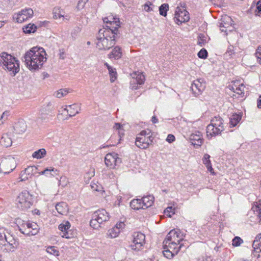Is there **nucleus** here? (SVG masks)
<instances>
[{
  "instance_id": "obj_1",
  "label": "nucleus",
  "mask_w": 261,
  "mask_h": 261,
  "mask_svg": "<svg viewBox=\"0 0 261 261\" xmlns=\"http://www.w3.org/2000/svg\"><path fill=\"white\" fill-rule=\"evenodd\" d=\"M46 60L45 50L42 47L35 46L25 53L22 61L30 70L34 72L41 69Z\"/></svg>"
},
{
  "instance_id": "obj_2",
  "label": "nucleus",
  "mask_w": 261,
  "mask_h": 261,
  "mask_svg": "<svg viewBox=\"0 0 261 261\" xmlns=\"http://www.w3.org/2000/svg\"><path fill=\"white\" fill-rule=\"evenodd\" d=\"M106 27L107 28L99 30L96 37V47L99 50L109 49L115 44L118 28L115 27V29H113L108 25Z\"/></svg>"
},
{
  "instance_id": "obj_3",
  "label": "nucleus",
  "mask_w": 261,
  "mask_h": 261,
  "mask_svg": "<svg viewBox=\"0 0 261 261\" xmlns=\"http://www.w3.org/2000/svg\"><path fill=\"white\" fill-rule=\"evenodd\" d=\"M0 66L14 75L19 71V61L11 55L5 52L0 54Z\"/></svg>"
},
{
  "instance_id": "obj_4",
  "label": "nucleus",
  "mask_w": 261,
  "mask_h": 261,
  "mask_svg": "<svg viewBox=\"0 0 261 261\" xmlns=\"http://www.w3.org/2000/svg\"><path fill=\"white\" fill-rule=\"evenodd\" d=\"M33 196L27 190L20 192L16 199L17 207L22 211L30 208L33 204Z\"/></svg>"
},
{
  "instance_id": "obj_5",
  "label": "nucleus",
  "mask_w": 261,
  "mask_h": 261,
  "mask_svg": "<svg viewBox=\"0 0 261 261\" xmlns=\"http://www.w3.org/2000/svg\"><path fill=\"white\" fill-rule=\"evenodd\" d=\"M19 230L23 234L34 236L38 232V225L35 222L17 220Z\"/></svg>"
},
{
  "instance_id": "obj_6",
  "label": "nucleus",
  "mask_w": 261,
  "mask_h": 261,
  "mask_svg": "<svg viewBox=\"0 0 261 261\" xmlns=\"http://www.w3.org/2000/svg\"><path fill=\"white\" fill-rule=\"evenodd\" d=\"M109 219V216L107 211L104 209L99 210L93 214L90 224L94 229H98L100 224L108 221Z\"/></svg>"
},
{
  "instance_id": "obj_7",
  "label": "nucleus",
  "mask_w": 261,
  "mask_h": 261,
  "mask_svg": "<svg viewBox=\"0 0 261 261\" xmlns=\"http://www.w3.org/2000/svg\"><path fill=\"white\" fill-rule=\"evenodd\" d=\"M19 245L18 239L8 232L4 244L0 247V250L4 253L13 252L18 247Z\"/></svg>"
},
{
  "instance_id": "obj_8",
  "label": "nucleus",
  "mask_w": 261,
  "mask_h": 261,
  "mask_svg": "<svg viewBox=\"0 0 261 261\" xmlns=\"http://www.w3.org/2000/svg\"><path fill=\"white\" fill-rule=\"evenodd\" d=\"M151 138L150 132L147 133L146 130H142L138 135L135 144L140 148L146 149L152 142Z\"/></svg>"
},
{
  "instance_id": "obj_9",
  "label": "nucleus",
  "mask_w": 261,
  "mask_h": 261,
  "mask_svg": "<svg viewBox=\"0 0 261 261\" xmlns=\"http://www.w3.org/2000/svg\"><path fill=\"white\" fill-rule=\"evenodd\" d=\"M145 236L141 232H136L132 235V240L129 247L135 251L140 250L145 243Z\"/></svg>"
},
{
  "instance_id": "obj_10",
  "label": "nucleus",
  "mask_w": 261,
  "mask_h": 261,
  "mask_svg": "<svg viewBox=\"0 0 261 261\" xmlns=\"http://www.w3.org/2000/svg\"><path fill=\"white\" fill-rule=\"evenodd\" d=\"M16 167V162L14 158L8 156L2 159L0 163L1 171L5 174L9 173Z\"/></svg>"
},
{
  "instance_id": "obj_11",
  "label": "nucleus",
  "mask_w": 261,
  "mask_h": 261,
  "mask_svg": "<svg viewBox=\"0 0 261 261\" xmlns=\"http://www.w3.org/2000/svg\"><path fill=\"white\" fill-rule=\"evenodd\" d=\"M34 14L33 10L31 8H25L18 13L13 15V19H15L17 22L22 23L24 21L31 18Z\"/></svg>"
},
{
  "instance_id": "obj_12",
  "label": "nucleus",
  "mask_w": 261,
  "mask_h": 261,
  "mask_svg": "<svg viewBox=\"0 0 261 261\" xmlns=\"http://www.w3.org/2000/svg\"><path fill=\"white\" fill-rule=\"evenodd\" d=\"M184 241L185 242L183 235L179 230L175 229L171 230L164 241L166 244L168 242L182 243Z\"/></svg>"
},
{
  "instance_id": "obj_13",
  "label": "nucleus",
  "mask_w": 261,
  "mask_h": 261,
  "mask_svg": "<svg viewBox=\"0 0 261 261\" xmlns=\"http://www.w3.org/2000/svg\"><path fill=\"white\" fill-rule=\"evenodd\" d=\"M174 21L178 24L187 22L190 19L188 12L185 9L177 7L175 12Z\"/></svg>"
},
{
  "instance_id": "obj_14",
  "label": "nucleus",
  "mask_w": 261,
  "mask_h": 261,
  "mask_svg": "<svg viewBox=\"0 0 261 261\" xmlns=\"http://www.w3.org/2000/svg\"><path fill=\"white\" fill-rule=\"evenodd\" d=\"M106 165L110 168H115L121 163V159L115 152L108 153L105 159Z\"/></svg>"
},
{
  "instance_id": "obj_15",
  "label": "nucleus",
  "mask_w": 261,
  "mask_h": 261,
  "mask_svg": "<svg viewBox=\"0 0 261 261\" xmlns=\"http://www.w3.org/2000/svg\"><path fill=\"white\" fill-rule=\"evenodd\" d=\"M202 79L195 80L191 85V89L195 96H198L204 90L205 84Z\"/></svg>"
},
{
  "instance_id": "obj_16",
  "label": "nucleus",
  "mask_w": 261,
  "mask_h": 261,
  "mask_svg": "<svg viewBox=\"0 0 261 261\" xmlns=\"http://www.w3.org/2000/svg\"><path fill=\"white\" fill-rule=\"evenodd\" d=\"M223 121L220 117H215L211 120V124L207 125V129L210 132L214 133L212 130L214 129V127H218L219 130H223Z\"/></svg>"
},
{
  "instance_id": "obj_17",
  "label": "nucleus",
  "mask_w": 261,
  "mask_h": 261,
  "mask_svg": "<svg viewBox=\"0 0 261 261\" xmlns=\"http://www.w3.org/2000/svg\"><path fill=\"white\" fill-rule=\"evenodd\" d=\"M229 88L233 93V96H236L238 95V97H243L244 96V91L245 86L243 84H234L232 86H229Z\"/></svg>"
},
{
  "instance_id": "obj_18",
  "label": "nucleus",
  "mask_w": 261,
  "mask_h": 261,
  "mask_svg": "<svg viewBox=\"0 0 261 261\" xmlns=\"http://www.w3.org/2000/svg\"><path fill=\"white\" fill-rule=\"evenodd\" d=\"M191 143L195 147H200L203 143V140L202 139V134L199 132H196L195 133H193L190 137Z\"/></svg>"
},
{
  "instance_id": "obj_19",
  "label": "nucleus",
  "mask_w": 261,
  "mask_h": 261,
  "mask_svg": "<svg viewBox=\"0 0 261 261\" xmlns=\"http://www.w3.org/2000/svg\"><path fill=\"white\" fill-rule=\"evenodd\" d=\"M163 248H168L175 252V254H177L179 251L185 246L184 243H173L168 242L167 244L165 242H163Z\"/></svg>"
},
{
  "instance_id": "obj_20",
  "label": "nucleus",
  "mask_w": 261,
  "mask_h": 261,
  "mask_svg": "<svg viewBox=\"0 0 261 261\" xmlns=\"http://www.w3.org/2000/svg\"><path fill=\"white\" fill-rule=\"evenodd\" d=\"M53 108L52 103L50 102L43 105L39 111L40 119H45L47 115L53 110Z\"/></svg>"
},
{
  "instance_id": "obj_21",
  "label": "nucleus",
  "mask_w": 261,
  "mask_h": 261,
  "mask_svg": "<svg viewBox=\"0 0 261 261\" xmlns=\"http://www.w3.org/2000/svg\"><path fill=\"white\" fill-rule=\"evenodd\" d=\"M70 227V224L68 221H64L59 225V229L62 232L61 233L63 238L69 239L71 237L69 234L68 230Z\"/></svg>"
},
{
  "instance_id": "obj_22",
  "label": "nucleus",
  "mask_w": 261,
  "mask_h": 261,
  "mask_svg": "<svg viewBox=\"0 0 261 261\" xmlns=\"http://www.w3.org/2000/svg\"><path fill=\"white\" fill-rule=\"evenodd\" d=\"M13 128L15 133L21 134L25 132L26 130L27 124L23 120H19L15 123Z\"/></svg>"
},
{
  "instance_id": "obj_23",
  "label": "nucleus",
  "mask_w": 261,
  "mask_h": 261,
  "mask_svg": "<svg viewBox=\"0 0 261 261\" xmlns=\"http://www.w3.org/2000/svg\"><path fill=\"white\" fill-rule=\"evenodd\" d=\"M133 80L132 83L137 84L139 85L143 84L145 81V76L142 73L135 72L132 75Z\"/></svg>"
},
{
  "instance_id": "obj_24",
  "label": "nucleus",
  "mask_w": 261,
  "mask_h": 261,
  "mask_svg": "<svg viewBox=\"0 0 261 261\" xmlns=\"http://www.w3.org/2000/svg\"><path fill=\"white\" fill-rule=\"evenodd\" d=\"M68 109L65 108L64 110L69 113V117L74 116L80 113V107L76 103L68 106Z\"/></svg>"
},
{
  "instance_id": "obj_25",
  "label": "nucleus",
  "mask_w": 261,
  "mask_h": 261,
  "mask_svg": "<svg viewBox=\"0 0 261 261\" xmlns=\"http://www.w3.org/2000/svg\"><path fill=\"white\" fill-rule=\"evenodd\" d=\"M254 216H251L255 218L254 222L261 223V205H255L252 207Z\"/></svg>"
},
{
  "instance_id": "obj_26",
  "label": "nucleus",
  "mask_w": 261,
  "mask_h": 261,
  "mask_svg": "<svg viewBox=\"0 0 261 261\" xmlns=\"http://www.w3.org/2000/svg\"><path fill=\"white\" fill-rule=\"evenodd\" d=\"M56 209L59 214L64 215L67 214L68 208L67 204L64 202L56 204Z\"/></svg>"
},
{
  "instance_id": "obj_27",
  "label": "nucleus",
  "mask_w": 261,
  "mask_h": 261,
  "mask_svg": "<svg viewBox=\"0 0 261 261\" xmlns=\"http://www.w3.org/2000/svg\"><path fill=\"white\" fill-rule=\"evenodd\" d=\"M58 170L54 168L49 167L45 168L43 171L40 172L39 173L40 175H45L46 176H55L58 174Z\"/></svg>"
},
{
  "instance_id": "obj_28",
  "label": "nucleus",
  "mask_w": 261,
  "mask_h": 261,
  "mask_svg": "<svg viewBox=\"0 0 261 261\" xmlns=\"http://www.w3.org/2000/svg\"><path fill=\"white\" fill-rule=\"evenodd\" d=\"M141 200L143 204L142 205L145 209L152 205L154 202V197L152 195H149L143 197Z\"/></svg>"
},
{
  "instance_id": "obj_29",
  "label": "nucleus",
  "mask_w": 261,
  "mask_h": 261,
  "mask_svg": "<svg viewBox=\"0 0 261 261\" xmlns=\"http://www.w3.org/2000/svg\"><path fill=\"white\" fill-rule=\"evenodd\" d=\"M122 53L121 48L119 46L115 47L111 53L109 55V58L114 59L115 60L119 59L122 57Z\"/></svg>"
},
{
  "instance_id": "obj_30",
  "label": "nucleus",
  "mask_w": 261,
  "mask_h": 261,
  "mask_svg": "<svg viewBox=\"0 0 261 261\" xmlns=\"http://www.w3.org/2000/svg\"><path fill=\"white\" fill-rule=\"evenodd\" d=\"M0 144L4 147H8L12 145V141L8 135L5 134L2 137L0 140Z\"/></svg>"
},
{
  "instance_id": "obj_31",
  "label": "nucleus",
  "mask_w": 261,
  "mask_h": 261,
  "mask_svg": "<svg viewBox=\"0 0 261 261\" xmlns=\"http://www.w3.org/2000/svg\"><path fill=\"white\" fill-rule=\"evenodd\" d=\"M142 204L141 199H133L130 202V206L135 210L145 209Z\"/></svg>"
},
{
  "instance_id": "obj_32",
  "label": "nucleus",
  "mask_w": 261,
  "mask_h": 261,
  "mask_svg": "<svg viewBox=\"0 0 261 261\" xmlns=\"http://www.w3.org/2000/svg\"><path fill=\"white\" fill-rule=\"evenodd\" d=\"M47 152L44 148L39 149L33 152L32 156L34 159H41L46 155Z\"/></svg>"
},
{
  "instance_id": "obj_33",
  "label": "nucleus",
  "mask_w": 261,
  "mask_h": 261,
  "mask_svg": "<svg viewBox=\"0 0 261 261\" xmlns=\"http://www.w3.org/2000/svg\"><path fill=\"white\" fill-rule=\"evenodd\" d=\"M232 19L228 16H225L222 18L221 22L220 23V28H224L227 29L230 27V24L232 23Z\"/></svg>"
},
{
  "instance_id": "obj_34",
  "label": "nucleus",
  "mask_w": 261,
  "mask_h": 261,
  "mask_svg": "<svg viewBox=\"0 0 261 261\" xmlns=\"http://www.w3.org/2000/svg\"><path fill=\"white\" fill-rule=\"evenodd\" d=\"M120 230L117 228L113 227L108 231L107 235L108 237L113 239L117 237L120 232Z\"/></svg>"
},
{
  "instance_id": "obj_35",
  "label": "nucleus",
  "mask_w": 261,
  "mask_h": 261,
  "mask_svg": "<svg viewBox=\"0 0 261 261\" xmlns=\"http://www.w3.org/2000/svg\"><path fill=\"white\" fill-rule=\"evenodd\" d=\"M241 119V116L238 114H233L230 118V125L234 127L239 123Z\"/></svg>"
},
{
  "instance_id": "obj_36",
  "label": "nucleus",
  "mask_w": 261,
  "mask_h": 261,
  "mask_svg": "<svg viewBox=\"0 0 261 261\" xmlns=\"http://www.w3.org/2000/svg\"><path fill=\"white\" fill-rule=\"evenodd\" d=\"M36 29V26H35L34 24L30 23L28 25L24 26L23 28V30L25 33L29 34L31 33L35 32Z\"/></svg>"
},
{
  "instance_id": "obj_37",
  "label": "nucleus",
  "mask_w": 261,
  "mask_h": 261,
  "mask_svg": "<svg viewBox=\"0 0 261 261\" xmlns=\"http://www.w3.org/2000/svg\"><path fill=\"white\" fill-rule=\"evenodd\" d=\"M69 93V90L67 89H61L58 90L56 93L55 95L57 97L59 98H62L65 96H66Z\"/></svg>"
},
{
  "instance_id": "obj_38",
  "label": "nucleus",
  "mask_w": 261,
  "mask_h": 261,
  "mask_svg": "<svg viewBox=\"0 0 261 261\" xmlns=\"http://www.w3.org/2000/svg\"><path fill=\"white\" fill-rule=\"evenodd\" d=\"M261 242V233L257 234L252 244V247L254 251H258V246H259Z\"/></svg>"
},
{
  "instance_id": "obj_39",
  "label": "nucleus",
  "mask_w": 261,
  "mask_h": 261,
  "mask_svg": "<svg viewBox=\"0 0 261 261\" xmlns=\"http://www.w3.org/2000/svg\"><path fill=\"white\" fill-rule=\"evenodd\" d=\"M163 253L164 256L168 259L172 258L176 255L174 251L168 248L164 249Z\"/></svg>"
},
{
  "instance_id": "obj_40",
  "label": "nucleus",
  "mask_w": 261,
  "mask_h": 261,
  "mask_svg": "<svg viewBox=\"0 0 261 261\" xmlns=\"http://www.w3.org/2000/svg\"><path fill=\"white\" fill-rule=\"evenodd\" d=\"M218 127H214V129L212 130V132H214V133L210 132L209 130L207 129V127H206V135L207 137L209 138H212L213 136H215L216 135H218L219 134H220L221 133L223 130H218Z\"/></svg>"
},
{
  "instance_id": "obj_41",
  "label": "nucleus",
  "mask_w": 261,
  "mask_h": 261,
  "mask_svg": "<svg viewBox=\"0 0 261 261\" xmlns=\"http://www.w3.org/2000/svg\"><path fill=\"white\" fill-rule=\"evenodd\" d=\"M37 168L35 166H29L25 168L24 171V173L28 175H32L36 172Z\"/></svg>"
},
{
  "instance_id": "obj_42",
  "label": "nucleus",
  "mask_w": 261,
  "mask_h": 261,
  "mask_svg": "<svg viewBox=\"0 0 261 261\" xmlns=\"http://www.w3.org/2000/svg\"><path fill=\"white\" fill-rule=\"evenodd\" d=\"M115 20V18H111L110 19H109L108 17H105L103 19V22L105 23H106L107 24H108V23H110V24L111 25H110V27H111V28H112L113 29H115V28L116 27H112L111 25L112 24H115L116 26H118L119 27V25L117 24V21L116 20Z\"/></svg>"
},
{
  "instance_id": "obj_43",
  "label": "nucleus",
  "mask_w": 261,
  "mask_h": 261,
  "mask_svg": "<svg viewBox=\"0 0 261 261\" xmlns=\"http://www.w3.org/2000/svg\"><path fill=\"white\" fill-rule=\"evenodd\" d=\"M169 6L167 4H163L159 7V11L160 15L166 16L167 15V11Z\"/></svg>"
},
{
  "instance_id": "obj_44",
  "label": "nucleus",
  "mask_w": 261,
  "mask_h": 261,
  "mask_svg": "<svg viewBox=\"0 0 261 261\" xmlns=\"http://www.w3.org/2000/svg\"><path fill=\"white\" fill-rule=\"evenodd\" d=\"M8 232L3 228H0V247L4 244Z\"/></svg>"
},
{
  "instance_id": "obj_45",
  "label": "nucleus",
  "mask_w": 261,
  "mask_h": 261,
  "mask_svg": "<svg viewBox=\"0 0 261 261\" xmlns=\"http://www.w3.org/2000/svg\"><path fill=\"white\" fill-rule=\"evenodd\" d=\"M10 115L9 111H5L2 115L0 118V125L4 123V122L8 119V116Z\"/></svg>"
},
{
  "instance_id": "obj_46",
  "label": "nucleus",
  "mask_w": 261,
  "mask_h": 261,
  "mask_svg": "<svg viewBox=\"0 0 261 261\" xmlns=\"http://www.w3.org/2000/svg\"><path fill=\"white\" fill-rule=\"evenodd\" d=\"M46 251L48 253L55 256H58L59 255V251L57 250L56 247L55 246H49L47 247Z\"/></svg>"
},
{
  "instance_id": "obj_47",
  "label": "nucleus",
  "mask_w": 261,
  "mask_h": 261,
  "mask_svg": "<svg viewBox=\"0 0 261 261\" xmlns=\"http://www.w3.org/2000/svg\"><path fill=\"white\" fill-rule=\"evenodd\" d=\"M243 241L242 239H241V238L239 237H236L234 238V239L232 240V245L233 246H239L241 245L242 243H243Z\"/></svg>"
},
{
  "instance_id": "obj_48",
  "label": "nucleus",
  "mask_w": 261,
  "mask_h": 261,
  "mask_svg": "<svg viewBox=\"0 0 261 261\" xmlns=\"http://www.w3.org/2000/svg\"><path fill=\"white\" fill-rule=\"evenodd\" d=\"M164 214L169 217H171L172 216L175 214L174 209L171 206L168 207L164 211Z\"/></svg>"
},
{
  "instance_id": "obj_49",
  "label": "nucleus",
  "mask_w": 261,
  "mask_h": 261,
  "mask_svg": "<svg viewBox=\"0 0 261 261\" xmlns=\"http://www.w3.org/2000/svg\"><path fill=\"white\" fill-rule=\"evenodd\" d=\"M108 70L109 71V73L110 74H114V79H113V76H112L111 78V82H114L115 81V80L116 79V74H117V73H116V69L115 68H113L111 66H108Z\"/></svg>"
},
{
  "instance_id": "obj_50",
  "label": "nucleus",
  "mask_w": 261,
  "mask_h": 261,
  "mask_svg": "<svg viewBox=\"0 0 261 261\" xmlns=\"http://www.w3.org/2000/svg\"><path fill=\"white\" fill-rule=\"evenodd\" d=\"M198 56L201 59H205L207 57V52L206 49L202 48L198 53Z\"/></svg>"
},
{
  "instance_id": "obj_51",
  "label": "nucleus",
  "mask_w": 261,
  "mask_h": 261,
  "mask_svg": "<svg viewBox=\"0 0 261 261\" xmlns=\"http://www.w3.org/2000/svg\"><path fill=\"white\" fill-rule=\"evenodd\" d=\"M210 155L208 154H205L202 159L203 163L205 165L211 164V161L210 160Z\"/></svg>"
},
{
  "instance_id": "obj_52",
  "label": "nucleus",
  "mask_w": 261,
  "mask_h": 261,
  "mask_svg": "<svg viewBox=\"0 0 261 261\" xmlns=\"http://www.w3.org/2000/svg\"><path fill=\"white\" fill-rule=\"evenodd\" d=\"M255 56L257 59V62L261 64V47H258L255 53Z\"/></svg>"
},
{
  "instance_id": "obj_53",
  "label": "nucleus",
  "mask_w": 261,
  "mask_h": 261,
  "mask_svg": "<svg viewBox=\"0 0 261 261\" xmlns=\"http://www.w3.org/2000/svg\"><path fill=\"white\" fill-rule=\"evenodd\" d=\"M88 0H79L77 3V8L79 9H83Z\"/></svg>"
},
{
  "instance_id": "obj_54",
  "label": "nucleus",
  "mask_w": 261,
  "mask_h": 261,
  "mask_svg": "<svg viewBox=\"0 0 261 261\" xmlns=\"http://www.w3.org/2000/svg\"><path fill=\"white\" fill-rule=\"evenodd\" d=\"M59 182L60 184L63 187H65L67 186L68 183L67 177L66 176L61 177Z\"/></svg>"
},
{
  "instance_id": "obj_55",
  "label": "nucleus",
  "mask_w": 261,
  "mask_h": 261,
  "mask_svg": "<svg viewBox=\"0 0 261 261\" xmlns=\"http://www.w3.org/2000/svg\"><path fill=\"white\" fill-rule=\"evenodd\" d=\"M175 140V137L171 134H169L168 135L166 141L169 143H172Z\"/></svg>"
},
{
  "instance_id": "obj_56",
  "label": "nucleus",
  "mask_w": 261,
  "mask_h": 261,
  "mask_svg": "<svg viewBox=\"0 0 261 261\" xmlns=\"http://www.w3.org/2000/svg\"><path fill=\"white\" fill-rule=\"evenodd\" d=\"M124 225L125 224L123 222H120L119 223H117L114 227L117 228L118 229L120 230L121 228L124 227Z\"/></svg>"
},
{
  "instance_id": "obj_57",
  "label": "nucleus",
  "mask_w": 261,
  "mask_h": 261,
  "mask_svg": "<svg viewBox=\"0 0 261 261\" xmlns=\"http://www.w3.org/2000/svg\"><path fill=\"white\" fill-rule=\"evenodd\" d=\"M256 9L258 12L261 14V1H258L256 4Z\"/></svg>"
},
{
  "instance_id": "obj_58",
  "label": "nucleus",
  "mask_w": 261,
  "mask_h": 261,
  "mask_svg": "<svg viewBox=\"0 0 261 261\" xmlns=\"http://www.w3.org/2000/svg\"><path fill=\"white\" fill-rule=\"evenodd\" d=\"M206 167V168L207 169L208 171H209L212 174H214V170L212 167V165L210 164V165H206L205 166Z\"/></svg>"
},
{
  "instance_id": "obj_59",
  "label": "nucleus",
  "mask_w": 261,
  "mask_h": 261,
  "mask_svg": "<svg viewBox=\"0 0 261 261\" xmlns=\"http://www.w3.org/2000/svg\"><path fill=\"white\" fill-rule=\"evenodd\" d=\"M257 107L258 108H261V96H259L257 100Z\"/></svg>"
},
{
  "instance_id": "obj_60",
  "label": "nucleus",
  "mask_w": 261,
  "mask_h": 261,
  "mask_svg": "<svg viewBox=\"0 0 261 261\" xmlns=\"http://www.w3.org/2000/svg\"><path fill=\"white\" fill-rule=\"evenodd\" d=\"M114 127L116 129H119L121 127V125L120 123H116L115 124V125L114 126Z\"/></svg>"
},
{
  "instance_id": "obj_61",
  "label": "nucleus",
  "mask_w": 261,
  "mask_h": 261,
  "mask_svg": "<svg viewBox=\"0 0 261 261\" xmlns=\"http://www.w3.org/2000/svg\"><path fill=\"white\" fill-rule=\"evenodd\" d=\"M151 120H152V122L153 123H156L158 122V119L156 118V117L155 116H153L152 117V119H151Z\"/></svg>"
},
{
  "instance_id": "obj_62",
  "label": "nucleus",
  "mask_w": 261,
  "mask_h": 261,
  "mask_svg": "<svg viewBox=\"0 0 261 261\" xmlns=\"http://www.w3.org/2000/svg\"><path fill=\"white\" fill-rule=\"evenodd\" d=\"M220 30H221V32H224L227 33V29H226V28H220Z\"/></svg>"
},
{
  "instance_id": "obj_63",
  "label": "nucleus",
  "mask_w": 261,
  "mask_h": 261,
  "mask_svg": "<svg viewBox=\"0 0 261 261\" xmlns=\"http://www.w3.org/2000/svg\"><path fill=\"white\" fill-rule=\"evenodd\" d=\"M149 7L148 5H145L144 6V9L146 10V11H149Z\"/></svg>"
},
{
  "instance_id": "obj_64",
  "label": "nucleus",
  "mask_w": 261,
  "mask_h": 261,
  "mask_svg": "<svg viewBox=\"0 0 261 261\" xmlns=\"http://www.w3.org/2000/svg\"><path fill=\"white\" fill-rule=\"evenodd\" d=\"M60 58L61 59H64V53H63L60 54Z\"/></svg>"
}]
</instances>
